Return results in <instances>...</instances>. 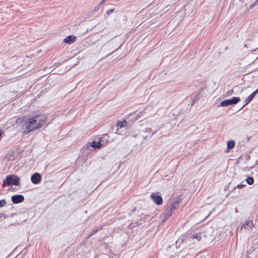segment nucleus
<instances>
[{"instance_id": "1", "label": "nucleus", "mask_w": 258, "mask_h": 258, "mask_svg": "<svg viewBox=\"0 0 258 258\" xmlns=\"http://www.w3.org/2000/svg\"><path fill=\"white\" fill-rule=\"evenodd\" d=\"M16 122L18 123H22V128L25 133H29L38 129L46 123L45 118L41 116H36L29 118H18Z\"/></svg>"}, {"instance_id": "2", "label": "nucleus", "mask_w": 258, "mask_h": 258, "mask_svg": "<svg viewBox=\"0 0 258 258\" xmlns=\"http://www.w3.org/2000/svg\"><path fill=\"white\" fill-rule=\"evenodd\" d=\"M20 178L14 174L9 175L6 176V178L3 180V187L6 185L12 186L15 185L18 186L20 185Z\"/></svg>"}, {"instance_id": "3", "label": "nucleus", "mask_w": 258, "mask_h": 258, "mask_svg": "<svg viewBox=\"0 0 258 258\" xmlns=\"http://www.w3.org/2000/svg\"><path fill=\"white\" fill-rule=\"evenodd\" d=\"M240 101V98L238 97H233L231 99H226L221 102L220 106L222 107H227L230 105L236 104Z\"/></svg>"}, {"instance_id": "4", "label": "nucleus", "mask_w": 258, "mask_h": 258, "mask_svg": "<svg viewBox=\"0 0 258 258\" xmlns=\"http://www.w3.org/2000/svg\"><path fill=\"white\" fill-rule=\"evenodd\" d=\"M151 198L152 201L158 205H161L163 203L162 198L157 195L156 193H152L151 195Z\"/></svg>"}, {"instance_id": "5", "label": "nucleus", "mask_w": 258, "mask_h": 258, "mask_svg": "<svg viewBox=\"0 0 258 258\" xmlns=\"http://www.w3.org/2000/svg\"><path fill=\"white\" fill-rule=\"evenodd\" d=\"M41 175L40 173L36 172L33 174L31 177V182L35 184H37L41 182Z\"/></svg>"}, {"instance_id": "6", "label": "nucleus", "mask_w": 258, "mask_h": 258, "mask_svg": "<svg viewBox=\"0 0 258 258\" xmlns=\"http://www.w3.org/2000/svg\"><path fill=\"white\" fill-rule=\"evenodd\" d=\"M12 202L15 204H19L24 201V197L22 195H15L11 197Z\"/></svg>"}, {"instance_id": "7", "label": "nucleus", "mask_w": 258, "mask_h": 258, "mask_svg": "<svg viewBox=\"0 0 258 258\" xmlns=\"http://www.w3.org/2000/svg\"><path fill=\"white\" fill-rule=\"evenodd\" d=\"M116 125V127H117L116 133L118 134H121V133L119 132V130L123 128H127V122L125 120H123L122 121H117Z\"/></svg>"}, {"instance_id": "8", "label": "nucleus", "mask_w": 258, "mask_h": 258, "mask_svg": "<svg viewBox=\"0 0 258 258\" xmlns=\"http://www.w3.org/2000/svg\"><path fill=\"white\" fill-rule=\"evenodd\" d=\"M90 146L93 147L94 149H100L102 147L104 146V144L101 143V142L99 141L98 142H96L95 141L89 143Z\"/></svg>"}, {"instance_id": "9", "label": "nucleus", "mask_w": 258, "mask_h": 258, "mask_svg": "<svg viewBox=\"0 0 258 258\" xmlns=\"http://www.w3.org/2000/svg\"><path fill=\"white\" fill-rule=\"evenodd\" d=\"M258 93V89H256L253 93H252L249 96H248L245 100V104L243 106V107L246 105L248 104L254 97L255 95Z\"/></svg>"}, {"instance_id": "10", "label": "nucleus", "mask_w": 258, "mask_h": 258, "mask_svg": "<svg viewBox=\"0 0 258 258\" xmlns=\"http://www.w3.org/2000/svg\"><path fill=\"white\" fill-rule=\"evenodd\" d=\"M172 213H173V212L172 210L169 207H167L163 213L165 219H167L170 217Z\"/></svg>"}, {"instance_id": "11", "label": "nucleus", "mask_w": 258, "mask_h": 258, "mask_svg": "<svg viewBox=\"0 0 258 258\" xmlns=\"http://www.w3.org/2000/svg\"><path fill=\"white\" fill-rule=\"evenodd\" d=\"M76 39V37L74 35H69L63 39V42L68 44H72Z\"/></svg>"}, {"instance_id": "12", "label": "nucleus", "mask_w": 258, "mask_h": 258, "mask_svg": "<svg viewBox=\"0 0 258 258\" xmlns=\"http://www.w3.org/2000/svg\"><path fill=\"white\" fill-rule=\"evenodd\" d=\"M179 201L177 200H172V203H171V205L170 207H169L171 210L172 211L174 212V211L178 209V207H179Z\"/></svg>"}, {"instance_id": "13", "label": "nucleus", "mask_w": 258, "mask_h": 258, "mask_svg": "<svg viewBox=\"0 0 258 258\" xmlns=\"http://www.w3.org/2000/svg\"><path fill=\"white\" fill-rule=\"evenodd\" d=\"M108 139L109 136L106 134H104L100 138H99V141L101 142V143L104 144L105 146Z\"/></svg>"}, {"instance_id": "14", "label": "nucleus", "mask_w": 258, "mask_h": 258, "mask_svg": "<svg viewBox=\"0 0 258 258\" xmlns=\"http://www.w3.org/2000/svg\"><path fill=\"white\" fill-rule=\"evenodd\" d=\"M235 142L233 140H230L228 141L227 143V150L233 149L235 146Z\"/></svg>"}, {"instance_id": "15", "label": "nucleus", "mask_w": 258, "mask_h": 258, "mask_svg": "<svg viewBox=\"0 0 258 258\" xmlns=\"http://www.w3.org/2000/svg\"><path fill=\"white\" fill-rule=\"evenodd\" d=\"M248 226L249 228H251L254 226L253 224V222L250 220L247 221L245 222V223L241 226V229L244 228H245L246 226Z\"/></svg>"}, {"instance_id": "16", "label": "nucleus", "mask_w": 258, "mask_h": 258, "mask_svg": "<svg viewBox=\"0 0 258 258\" xmlns=\"http://www.w3.org/2000/svg\"><path fill=\"white\" fill-rule=\"evenodd\" d=\"M101 229V228L99 227H97L95 229H94L88 235V238L90 237L92 235H93L95 233H96L98 231L100 230Z\"/></svg>"}, {"instance_id": "17", "label": "nucleus", "mask_w": 258, "mask_h": 258, "mask_svg": "<svg viewBox=\"0 0 258 258\" xmlns=\"http://www.w3.org/2000/svg\"><path fill=\"white\" fill-rule=\"evenodd\" d=\"M190 238L197 239L198 241L200 240L201 239L200 235L198 233H194V234L190 236Z\"/></svg>"}, {"instance_id": "18", "label": "nucleus", "mask_w": 258, "mask_h": 258, "mask_svg": "<svg viewBox=\"0 0 258 258\" xmlns=\"http://www.w3.org/2000/svg\"><path fill=\"white\" fill-rule=\"evenodd\" d=\"M246 183L249 185H251L253 183L254 179L252 177H248L246 179Z\"/></svg>"}, {"instance_id": "19", "label": "nucleus", "mask_w": 258, "mask_h": 258, "mask_svg": "<svg viewBox=\"0 0 258 258\" xmlns=\"http://www.w3.org/2000/svg\"><path fill=\"white\" fill-rule=\"evenodd\" d=\"M145 133H152V135H151V136H152L157 132V131H153L152 129L151 128L148 127V128H145Z\"/></svg>"}, {"instance_id": "20", "label": "nucleus", "mask_w": 258, "mask_h": 258, "mask_svg": "<svg viewBox=\"0 0 258 258\" xmlns=\"http://www.w3.org/2000/svg\"><path fill=\"white\" fill-rule=\"evenodd\" d=\"M6 205V201L5 200H0V208L5 206Z\"/></svg>"}, {"instance_id": "21", "label": "nucleus", "mask_w": 258, "mask_h": 258, "mask_svg": "<svg viewBox=\"0 0 258 258\" xmlns=\"http://www.w3.org/2000/svg\"><path fill=\"white\" fill-rule=\"evenodd\" d=\"M104 2H105V0L102 1V2L100 3L98 6H96L94 9V12H96V11H98L101 5Z\"/></svg>"}, {"instance_id": "22", "label": "nucleus", "mask_w": 258, "mask_h": 258, "mask_svg": "<svg viewBox=\"0 0 258 258\" xmlns=\"http://www.w3.org/2000/svg\"><path fill=\"white\" fill-rule=\"evenodd\" d=\"M233 92H234V91H233V89L228 91L226 92V96H229L231 95L233 93Z\"/></svg>"}, {"instance_id": "23", "label": "nucleus", "mask_w": 258, "mask_h": 258, "mask_svg": "<svg viewBox=\"0 0 258 258\" xmlns=\"http://www.w3.org/2000/svg\"><path fill=\"white\" fill-rule=\"evenodd\" d=\"M113 12V9H110L107 11L106 14L107 15H110Z\"/></svg>"}, {"instance_id": "24", "label": "nucleus", "mask_w": 258, "mask_h": 258, "mask_svg": "<svg viewBox=\"0 0 258 258\" xmlns=\"http://www.w3.org/2000/svg\"><path fill=\"white\" fill-rule=\"evenodd\" d=\"M245 185H245V184H238L237 185V187L238 188H243Z\"/></svg>"}, {"instance_id": "25", "label": "nucleus", "mask_w": 258, "mask_h": 258, "mask_svg": "<svg viewBox=\"0 0 258 258\" xmlns=\"http://www.w3.org/2000/svg\"><path fill=\"white\" fill-rule=\"evenodd\" d=\"M258 2V0H256V1L254 2V4H253L252 5H250L249 8L250 9H252L253 8V7L256 5V3Z\"/></svg>"}, {"instance_id": "26", "label": "nucleus", "mask_w": 258, "mask_h": 258, "mask_svg": "<svg viewBox=\"0 0 258 258\" xmlns=\"http://www.w3.org/2000/svg\"><path fill=\"white\" fill-rule=\"evenodd\" d=\"M119 48V47L118 48H117V49H116L115 50H114L113 51H112V52L109 53L108 54H107V56H109L110 54H112L114 52H115L116 50H117L118 48Z\"/></svg>"}, {"instance_id": "27", "label": "nucleus", "mask_w": 258, "mask_h": 258, "mask_svg": "<svg viewBox=\"0 0 258 258\" xmlns=\"http://www.w3.org/2000/svg\"><path fill=\"white\" fill-rule=\"evenodd\" d=\"M3 217H5V214H3V213H0V218H2Z\"/></svg>"}, {"instance_id": "28", "label": "nucleus", "mask_w": 258, "mask_h": 258, "mask_svg": "<svg viewBox=\"0 0 258 258\" xmlns=\"http://www.w3.org/2000/svg\"><path fill=\"white\" fill-rule=\"evenodd\" d=\"M136 208H135H135H134V209L131 211V212H132V213L136 211Z\"/></svg>"}, {"instance_id": "29", "label": "nucleus", "mask_w": 258, "mask_h": 258, "mask_svg": "<svg viewBox=\"0 0 258 258\" xmlns=\"http://www.w3.org/2000/svg\"><path fill=\"white\" fill-rule=\"evenodd\" d=\"M235 213H237L238 212V210L236 208H235Z\"/></svg>"}, {"instance_id": "30", "label": "nucleus", "mask_w": 258, "mask_h": 258, "mask_svg": "<svg viewBox=\"0 0 258 258\" xmlns=\"http://www.w3.org/2000/svg\"><path fill=\"white\" fill-rule=\"evenodd\" d=\"M147 137H148L147 136H146V137H145L144 138V139H145L146 138H147Z\"/></svg>"}]
</instances>
